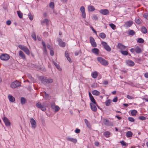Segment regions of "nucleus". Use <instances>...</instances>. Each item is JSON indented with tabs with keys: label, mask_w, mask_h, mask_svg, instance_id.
Masks as SVG:
<instances>
[{
	"label": "nucleus",
	"mask_w": 148,
	"mask_h": 148,
	"mask_svg": "<svg viewBox=\"0 0 148 148\" xmlns=\"http://www.w3.org/2000/svg\"><path fill=\"white\" fill-rule=\"evenodd\" d=\"M92 93L93 95L96 96L99 95L100 94V92L99 91L95 90H93Z\"/></svg>",
	"instance_id": "b1692460"
},
{
	"label": "nucleus",
	"mask_w": 148,
	"mask_h": 148,
	"mask_svg": "<svg viewBox=\"0 0 148 148\" xmlns=\"http://www.w3.org/2000/svg\"><path fill=\"white\" fill-rule=\"evenodd\" d=\"M118 98L117 97H115L112 100L113 102H116L117 101Z\"/></svg>",
	"instance_id": "e2e57ef3"
},
{
	"label": "nucleus",
	"mask_w": 148,
	"mask_h": 148,
	"mask_svg": "<svg viewBox=\"0 0 148 148\" xmlns=\"http://www.w3.org/2000/svg\"><path fill=\"white\" fill-rule=\"evenodd\" d=\"M92 18L93 20L96 21L98 20V18L96 15H94L92 16Z\"/></svg>",
	"instance_id": "6e6d98bb"
},
{
	"label": "nucleus",
	"mask_w": 148,
	"mask_h": 148,
	"mask_svg": "<svg viewBox=\"0 0 148 148\" xmlns=\"http://www.w3.org/2000/svg\"><path fill=\"white\" fill-rule=\"evenodd\" d=\"M85 123L86 124L87 127L89 129H91V125L90 122L86 119H85L84 120Z\"/></svg>",
	"instance_id": "dca6fc26"
},
{
	"label": "nucleus",
	"mask_w": 148,
	"mask_h": 148,
	"mask_svg": "<svg viewBox=\"0 0 148 148\" xmlns=\"http://www.w3.org/2000/svg\"><path fill=\"white\" fill-rule=\"evenodd\" d=\"M127 65L129 66H133L135 64L134 62L131 60H128L126 62Z\"/></svg>",
	"instance_id": "ddd939ff"
},
{
	"label": "nucleus",
	"mask_w": 148,
	"mask_h": 148,
	"mask_svg": "<svg viewBox=\"0 0 148 148\" xmlns=\"http://www.w3.org/2000/svg\"><path fill=\"white\" fill-rule=\"evenodd\" d=\"M40 109L42 111H45L46 110V107L44 106H43L42 107V108H41Z\"/></svg>",
	"instance_id": "052dcab7"
},
{
	"label": "nucleus",
	"mask_w": 148,
	"mask_h": 148,
	"mask_svg": "<svg viewBox=\"0 0 148 148\" xmlns=\"http://www.w3.org/2000/svg\"><path fill=\"white\" fill-rule=\"evenodd\" d=\"M28 17L29 19L31 21H32L33 18V16L30 13H29L28 14Z\"/></svg>",
	"instance_id": "37998d69"
},
{
	"label": "nucleus",
	"mask_w": 148,
	"mask_h": 148,
	"mask_svg": "<svg viewBox=\"0 0 148 148\" xmlns=\"http://www.w3.org/2000/svg\"><path fill=\"white\" fill-rule=\"evenodd\" d=\"M99 36L102 39L105 38L106 37V35L103 33H101L99 34Z\"/></svg>",
	"instance_id": "7c9ffc66"
},
{
	"label": "nucleus",
	"mask_w": 148,
	"mask_h": 148,
	"mask_svg": "<svg viewBox=\"0 0 148 148\" xmlns=\"http://www.w3.org/2000/svg\"><path fill=\"white\" fill-rule=\"evenodd\" d=\"M33 39L36 41V34L34 32L31 35Z\"/></svg>",
	"instance_id": "c9c22d12"
},
{
	"label": "nucleus",
	"mask_w": 148,
	"mask_h": 148,
	"mask_svg": "<svg viewBox=\"0 0 148 148\" xmlns=\"http://www.w3.org/2000/svg\"><path fill=\"white\" fill-rule=\"evenodd\" d=\"M99 51V49L97 48H94L92 50V52L95 54H98Z\"/></svg>",
	"instance_id": "4be33fe9"
},
{
	"label": "nucleus",
	"mask_w": 148,
	"mask_h": 148,
	"mask_svg": "<svg viewBox=\"0 0 148 148\" xmlns=\"http://www.w3.org/2000/svg\"><path fill=\"white\" fill-rule=\"evenodd\" d=\"M89 39H90V43L95 41V40L94 39L92 36H90V37Z\"/></svg>",
	"instance_id": "de8ad7c7"
},
{
	"label": "nucleus",
	"mask_w": 148,
	"mask_h": 148,
	"mask_svg": "<svg viewBox=\"0 0 148 148\" xmlns=\"http://www.w3.org/2000/svg\"><path fill=\"white\" fill-rule=\"evenodd\" d=\"M25 99L23 97H21V103L22 105L26 103Z\"/></svg>",
	"instance_id": "a878e982"
},
{
	"label": "nucleus",
	"mask_w": 148,
	"mask_h": 148,
	"mask_svg": "<svg viewBox=\"0 0 148 148\" xmlns=\"http://www.w3.org/2000/svg\"><path fill=\"white\" fill-rule=\"evenodd\" d=\"M58 41L59 42V45L60 46L62 47H64L65 46V42H62L61 39H59Z\"/></svg>",
	"instance_id": "2eb2a0df"
},
{
	"label": "nucleus",
	"mask_w": 148,
	"mask_h": 148,
	"mask_svg": "<svg viewBox=\"0 0 148 148\" xmlns=\"http://www.w3.org/2000/svg\"><path fill=\"white\" fill-rule=\"evenodd\" d=\"M36 106L38 108H42V106L39 102L37 103L36 104Z\"/></svg>",
	"instance_id": "79ce46f5"
},
{
	"label": "nucleus",
	"mask_w": 148,
	"mask_h": 148,
	"mask_svg": "<svg viewBox=\"0 0 148 148\" xmlns=\"http://www.w3.org/2000/svg\"><path fill=\"white\" fill-rule=\"evenodd\" d=\"M17 13L20 18H23V13L20 11H17Z\"/></svg>",
	"instance_id": "72a5a7b5"
},
{
	"label": "nucleus",
	"mask_w": 148,
	"mask_h": 148,
	"mask_svg": "<svg viewBox=\"0 0 148 148\" xmlns=\"http://www.w3.org/2000/svg\"><path fill=\"white\" fill-rule=\"evenodd\" d=\"M133 24V22L132 21H129L125 23V25L126 27H130Z\"/></svg>",
	"instance_id": "f3484780"
},
{
	"label": "nucleus",
	"mask_w": 148,
	"mask_h": 148,
	"mask_svg": "<svg viewBox=\"0 0 148 148\" xmlns=\"http://www.w3.org/2000/svg\"><path fill=\"white\" fill-rule=\"evenodd\" d=\"M54 109H55V112H58L60 108L58 106H56Z\"/></svg>",
	"instance_id": "3c124183"
},
{
	"label": "nucleus",
	"mask_w": 148,
	"mask_h": 148,
	"mask_svg": "<svg viewBox=\"0 0 148 148\" xmlns=\"http://www.w3.org/2000/svg\"><path fill=\"white\" fill-rule=\"evenodd\" d=\"M44 93L45 94V97H44L45 98V99H47L49 97V94L45 92H44Z\"/></svg>",
	"instance_id": "5fc2aeb1"
},
{
	"label": "nucleus",
	"mask_w": 148,
	"mask_h": 148,
	"mask_svg": "<svg viewBox=\"0 0 148 148\" xmlns=\"http://www.w3.org/2000/svg\"><path fill=\"white\" fill-rule=\"evenodd\" d=\"M110 133L108 131H106L103 133V135L107 138L109 137L110 136Z\"/></svg>",
	"instance_id": "393cba45"
},
{
	"label": "nucleus",
	"mask_w": 148,
	"mask_h": 148,
	"mask_svg": "<svg viewBox=\"0 0 148 148\" xmlns=\"http://www.w3.org/2000/svg\"><path fill=\"white\" fill-rule=\"evenodd\" d=\"M50 54L51 56H53L54 54V52L53 50H50Z\"/></svg>",
	"instance_id": "0e129e2a"
},
{
	"label": "nucleus",
	"mask_w": 148,
	"mask_h": 148,
	"mask_svg": "<svg viewBox=\"0 0 148 148\" xmlns=\"http://www.w3.org/2000/svg\"><path fill=\"white\" fill-rule=\"evenodd\" d=\"M128 120L130 122H134L135 121L133 117H129L128 118Z\"/></svg>",
	"instance_id": "49530a36"
},
{
	"label": "nucleus",
	"mask_w": 148,
	"mask_h": 148,
	"mask_svg": "<svg viewBox=\"0 0 148 148\" xmlns=\"http://www.w3.org/2000/svg\"><path fill=\"white\" fill-rule=\"evenodd\" d=\"M137 111L135 110H132L131 112V114L132 116H135L136 114Z\"/></svg>",
	"instance_id": "e433bc0d"
},
{
	"label": "nucleus",
	"mask_w": 148,
	"mask_h": 148,
	"mask_svg": "<svg viewBox=\"0 0 148 148\" xmlns=\"http://www.w3.org/2000/svg\"><path fill=\"white\" fill-rule=\"evenodd\" d=\"M54 64L56 66V67L59 70H61V69L60 68V67L58 64L56 62H54Z\"/></svg>",
	"instance_id": "603ef678"
},
{
	"label": "nucleus",
	"mask_w": 148,
	"mask_h": 148,
	"mask_svg": "<svg viewBox=\"0 0 148 148\" xmlns=\"http://www.w3.org/2000/svg\"><path fill=\"white\" fill-rule=\"evenodd\" d=\"M19 56L23 59L25 58V57L24 53L21 51H19Z\"/></svg>",
	"instance_id": "5701e85b"
},
{
	"label": "nucleus",
	"mask_w": 148,
	"mask_h": 148,
	"mask_svg": "<svg viewBox=\"0 0 148 148\" xmlns=\"http://www.w3.org/2000/svg\"><path fill=\"white\" fill-rule=\"evenodd\" d=\"M42 45L43 46V48H45V47H46V44H45V42L44 41H42Z\"/></svg>",
	"instance_id": "338daca9"
},
{
	"label": "nucleus",
	"mask_w": 148,
	"mask_h": 148,
	"mask_svg": "<svg viewBox=\"0 0 148 148\" xmlns=\"http://www.w3.org/2000/svg\"><path fill=\"white\" fill-rule=\"evenodd\" d=\"M92 46L94 47H97V44L95 41L91 43Z\"/></svg>",
	"instance_id": "a18cd8bd"
},
{
	"label": "nucleus",
	"mask_w": 148,
	"mask_h": 148,
	"mask_svg": "<svg viewBox=\"0 0 148 148\" xmlns=\"http://www.w3.org/2000/svg\"><path fill=\"white\" fill-rule=\"evenodd\" d=\"M118 47L121 49H123L126 48V46L123 45L121 43H119L117 45Z\"/></svg>",
	"instance_id": "412c9836"
},
{
	"label": "nucleus",
	"mask_w": 148,
	"mask_h": 148,
	"mask_svg": "<svg viewBox=\"0 0 148 148\" xmlns=\"http://www.w3.org/2000/svg\"><path fill=\"white\" fill-rule=\"evenodd\" d=\"M10 56L7 54H3L0 56L1 60L3 61H7L10 58Z\"/></svg>",
	"instance_id": "423d86ee"
},
{
	"label": "nucleus",
	"mask_w": 148,
	"mask_h": 148,
	"mask_svg": "<svg viewBox=\"0 0 148 148\" xmlns=\"http://www.w3.org/2000/svg\"><path fill=\"white\" fill-rule=\"evenodd\" d=\"M88 10L89 12H92L94 11L95 8L92 5H89L88 7Z\"/></svg>",
	"instance_id": "6ab92c4d"
},
{
	"label": "nucleus",
	"mask_w": 148,
	"mask_h": 148,
	"mask_svg": "<svg viewBox=\"0 0 148 148\" xmlns=\"http://www.w3.org/2000/svg\"><path fill=\"white\" fill-rule=\"evenodd\" d=\"M50 104L51 105V108L53 109H54V108L56 106H55V103L53 102H52Z\"/></svg>",
	"instance_id": "ea45409f"
},
{
	"label": "nucleus",
	"mask_w": 148,
	"mask_h": 148,
	"mask_svg": "<svg viewBox=\"0 0 148 148\" xmlns=\"http://www.w3.org/2000/svg\"><path fill=\"white\" fill-rule=\"evenodd\" d=\"M91 29H92V31L96 35H97V32L96 30L93 28L92 27H91Z\"/></svg>",
	"instance_id": "69168bd1"
},
{
	"label": "nucleus",
	"mask_w": 148,
	"mask_h": 148,
	"mask_svg": "<svg viewBox=\"0 0 148 148\" xmlns=\"http://www.w3.org/2000/svg\"><path fill=\"white\" fill-rule=\"evenodd\" d=\"M97 59L99 62L103 65L107 66L108 64V61L101 57H99Z\"/></svg>",
	"instance_id": "f03ea898"
},
{
	"label": "nucleus",
	"mask_w": 148,
	"mask_h": 148,
	"mask_svg": "<svg viewBox=\"0 0 148 148\" xmlns=\"http://www.w3.org/2000/svg\"><path fill=\"white\" fill-rule=\"evenodd\" d=\"M66 139L67 140L70 141L74 143H77V141L76 139L69 137H66Z\"/></svg>",
	"instance_id": "1a4fd4ad"
},
{
	"label": "nucleus",
	"mask_w": 148,
	"mask_h": 148,
	"mask_svg": "<svg viewBox=\"0 0 148 148\" xmlns=\"http://www.w3.org/2000/svg\"><path fill=\"white\" fill-rule=\"evenodd\" d=\"M18 47L24 51L26 54L28 55H29L30 54L28 48L24 46H22L21 45H19Z\"/></svg>",
	"instance_id": "7ed1b4c3"
},
{
	"label": "nucleus",
	"mask_w": 148,
	"mask_h": 148,
	"mask_svg": "<svg viewBox=\"0 0 148 148\" xmlns=\"http://www.w3.org/2000/svg\"><path fill=\"white\" fill-rule=\"evenodd\" d=\"M138 119L141 120H145L146 119V117L144 116H139L138 117Z\"/></svg>",
	"instance_id": "09e8293b"
},
{
	"label": "nucleus",
	"mask_w": 148,
	"mask_h": 148,
	"mask_svg": "<svg viewBox=\"0 0 148 148\" xmlns=\"http://www.w3.org/2000/svg\"><path fill=\"white\" fill-rule=\"evenodd\" d=\"M128 34L130 35H133L135 34V32L133 30H130Z\"/></svg>",
	"instance_id": "4c0bfd02"
},
{
	"label": "nucleus",
	"mask_w": 148,
	"mask_h": 148,
	"mask_svg": "<svg viewBox=\"0 0 148 148\" xmlns=\"http://www.w3.org/2000/svg\"><path fill=\"white\" fill-rule=\"evenodd\" d=\"M103 123L104 124L106 125L109 126L110 125V122L107 119H104L103 120Z\"/></svg>",
	"instance_id": "cd10ccee"
},
{
	"label": "nucleus",
	"mask_w": 148,
	"mask_h": 148,
	"mask_svg": "<svg viewBox=\"0 0 148 148\" xmlns=\"http://www.w3.org/2000/svg\"><path fill=\"white\" fill-rule=\"evenodd\" d=\"M30 123L32 125V127L35 128L36 127V122L35 120L33 118L31 119Z\"/></svg>",
	"instance_id": "9b49d317"
},
{
	"label": "nucleus",
	"mask_w": 148,
	"mask_h": 148,
	"mask_svg": "<svg viewBox=\"0 0 148 148\" xmlns=\"http://www.w3.org/2000/svg\"><path fill=\"white\" fill-rule=\"evenodd\" d=\"M109 25L113 29L115 30L116 29V26L113 24L111 23Z\"/></svg>",
	"instance_id": "a19ab883"
},
{
	"label": "nucleus",
	"mask_w": 148,
	"mask_h": 148,
	"mask_svg": "<svg viewBox=\"0 0 148 148\" xmlns=\"http://www.w3.org/2000/svg\"><path fill=\"white\" fill-rule=\"evenodd\" d=\"M96 106V104H95L92 103H90L91 108L92 111L95 112H96L97 110Z\"/></svg>",
	"instance_id": "f8f14e48"
},
{
	"label": "nucleus",
	"mask_w": 148,
	"mask_h": 148,
	"mask_svg": "<svg viewBox=\"0 0 148 148\" xmlns=\"http://www.w3.org/2000/svg\"><path fill=\"white\" fill-rule=\"evenodd\" d=\"M80 10L82 12V16L83 18H85L86 17V14L84 7L83 6H81L80 8Z\"/></svg>",
	"instance_id": "6e6552de"
},
{
	"label": "nucleus",
	"mask_w": 148,
	"mask_h": 148,
	"mask_svg": "<svg viewBox=\"0 0 148 148\" xmlns=\"http://www.w3.org/2000/svg\"><path fill=\"white\" fill-rule=\"evenodd\" d=\"M143 16L146 19L148 20V13H145L143 15Z\"/></svg>",
	"instance_id": "4d7b16f0"
},
{
	"label": "nucleus",
	"mask_w": 148,
	"mask_h": 148,
	"mask_svg": "<svg viewBox=\"0 0 148 148\" xmlns=\"http://www.w3.org/2000/svg\"><path fill=\"white\" fill-rule=\"evenodd\" d=\"M11 23V22L10 20H8L6 21V24L8 25H9Z\"/></svg>",
	"instance_id": "680f3d73"
},
{
	"label": "nucleus",
	"mask_w": 148,
	"mask_h": 148,
	"mask_svg": "<svg viewBox=\"0 0 148 148\" xmlns=\"http://www.w3.org/2000/svg\"><path fill=\"white\" fill-rule=\"evenodd\" d=\"M135 22L138 24H140L141 22L140 19L139 18H136Z\"/></svg>",
	"instance_id": "c03bdc74"
},
{
	"label": "nucleus",
	"mask_w": 148,
	"mask_h": 148,
	"mask_svg": "<svg viewBox=\"0 0 148 148\" xmlns=\"http://www.w3.org/2000/svg\"><path fill=\"white\" fill-rule=\"evenodd\" d=\"M144 40L142 38H139L137 40V42L141 43H144Z\"/></svg>",
	"instance_id": "f704fd0d"
},
{
	"label": "nucleus",
	"mask_w": 148,
	"mask_h": 148,
	"mask_svg": "<svg viewBox=\"0 0 148 148\" xmlns=\"http://www.w3.org/2000/svg\"><path fill=\"white\" fill-rule=\"evenodd\" d=\"M49 6L50 8L52 9H53L54 7V3L53 2H50L49 3Z\"/></svg>",
	"instance_id": "58836bf2"
},
{
	"label": "nucleus",
	"mask_w": 148,
	"mask_h": 148,
	"mask_svg": "<svg viewBox=\"0 0 148 148\" xmlns=\"http://www.w3.org/2000/svg\"><path fill=\"white\" fill-rule=\"evenodd\" d=\"M127 97L128 99H134V97H132V96H130L129 95H127Z\"/></svg>",
	"instance_id": "13d9d810"
},
{
	"label": "nucleus",
	"mask_w": 148,
	"mask_h": 148,
	"mask_svg": "<svg viewBox=\"0 0 148 148\" xmlns=\"http://www.w3.org/2000/svg\"><path fill=\"white\" fill-rule=\"evenodd\" d=\"M75 132L77 134L79 133H80V129L77 128L75 131Z\"/></svg>",
	"instance_id": "bf43d9fd"
},
{
	"label": "nucleus",
	"mask_w": 148,
	"mask_h": 148,
	"mask_svg": "<svg viewBox=\"0 0 148 148\" xmlns=\"http://www.w3.org/2000/svg\"><path fill=\"white\" fill-rule=\"evenodd\" d=\"M3 121L7 127H9L10 126V122L6 117H4L3 118Z\"/></svg>",
	"instance_id": "0eeeda50"
},
{
	"label": "nucleus",
	"mask_w": 148,
	"mask_h": 148,
	"mask_svg": "<svg viewBox=\"0 0 148 148\" xmlns=\"http://www.w3.org/2000/svg\"><path fill=\"white\" fill-rule=\"evenodd\" d=\"M92 77L94 78H96L98 76V73L97 71H95L92 73Z\"/></svg>",
	"instance_id": "a211bd4d"
},
{
	"label": "nucleus",
	"mask_w": 148,
	"mask_h": 148,
	"mask_svg": "<svg viewBox=\"0 0 148 148\" xmlns=\"http://www.w3.org/2000/svg\"><path fill=\"white\" fill-rule=\"evenodd\" d=\"M121 53L124 56H127L128 55V52L127 51H123L121 50Z\"/></svg>",
	"instance_id": "2f4dec72"
},
{
	"label": "nucleus",
	"mask_w": 148,
	"mask_h": 148,
	"mask_svg": "<svg viewBox=\"0 0 148 148\" xmlns=\"http://www.w3.org/2000/svg\"><path fill=\"white\" fill-rule=\"evenodd\" d=\"M39 79L41 81V83L46 85L48 84H51L53 82V79L51 78H47L46 77L43 76H40L39 78Z\"/></svg>",
	"instance_id": "f257e3e1"
},
{
	"label": "nucleus",
	"mask_w": 148,
	"mask_h": 148,
	"mask_svg": "<svg viewBox=\"0 0 148 148\" xmlns=\"http://www.w3.org/2000/svg\"><path fill=\"white\" fill-rule=\"evenodd\" d=\"M120 143L123 146H125L126 145L127 143L124 140H121L120 142Z\"/></svg>",
	"instance_id": "8fccbe9b"
},
{
	"label": "nucleus",
	"mask_w": 148,
	"mask_h": 148,
	"mask_svg": "<svg viewBox=\"0 0 148 148\" xmlns=\"http://www.w3.org/2000/svg\"><path fill=\"white\" fill-rule=\"evenodd\" d=\"M141 30L142 33L144 34H146L147 32V30L145 27H143L141 29Z\"/></svg>",
	"instance_id": "bb28decb"
},
{
	"label": "nucleus",
	"mask_w": 148,
	"mask_h": 148,
	"mask_svg": "<svg viewBox=\"0 0 148 148\" xmlns=\"http://www.w3.org/2000/svg\"><path fill=\"white\" fill-rule=\"evenodd\" d=\"M101 44L103 46L104 48L107 51L110 52L111 50V48L107 44V43L104 42L102 41L101 42Z\"/></svg>",
	"instance_id": "39448f33"
},
{
	"label": "nucleus",
	"mask_w": 148,
	"mask_h": 148,
	"mask_svg": "<svg viewBox=\"0 0 148 148\" xmlns=\"http://www.w3.org/2000/svg\"><path fill=\"white\" fill-rule=\"evenodd\" d=\"M135 51L137 53H140L142 52V49L138 46H137L135 48Z\"/></svg>",
	"instance_id": "4468645a"
},
{
	"label": "nucleus",
	"mask_w": 148,
	"mask_h": 148,
	"mask_svg": "<svg viewBox=\"0 0 148 148\" xmlns=\"http://www.w3.org/2000/svg\"><path fill=\"white\" fill-rule=\"evenodd\" d=\"M21 85V83L18 81H16L13 82L12 83L11 85V87L13 88H14L20 86Z\"/></svg>",
	"instance_id": "20e7f679"
},
{
	"label": "nucleus",
	"mask_w": 148,
	"mask_h": 148,
	"mask_svg": "<svg viewBox=\"0 0 148 148\" xmlns=\"http://www.w3.org/2000/svg\"><path fill=\"white\" fill-rule=\"evenodd\" d=\"M90 99L91 101L93 103L95 104H96V106L98 107V106L97 105V104L95 100L93 97H92L90 98Z\"/></svg>",
	"instance_id": "473e14b6"
},
{
	"label": "nucleus",
	"mask_w": 148,
	"mask_h": 148,
	"mask_svg": "<svg viewBox=\"0 0 148 148\" xmlns=\"http://www.w3.org/2000/svg\"><path fill=\"white\" fill-rule=\"evenodd\" d=\"M9 101L11 102H14L15 101V99L14 97L11 95H9L8 96Z\"/></svg>",
	"instance_id": "aec40b11"
},
{
	"label": "nucleus",
	"mask_w": 148,
	"mask_h": 148,
	"mask_svg": "<svg viewBox=\"0 0 148 148\" xmlns=\"http://www.w3.org/2000/svg\"><path fill=\"white\" fill-rule=\"evenodd\" d=\"M111 100L110 99L107 100L105 102L106 105L107 106H109L111 103Z\"/></svg>",
	"instance_id": "c756f323"
},
{
	"label": "nucleus",
	"mask_w": 148,
	"mask_h": 148,
	"mask_svg": "<svg viewBox=\"0 0 148 148\" xmlns=\"http://www.w3.org/2000/svg\"><path fill=\"white\" fill-rule=\"evenodd\" d=\"M99 12L103 15H108L109 14V12L107 9H101L99 11Z\"/></svg>",
	"instance_id": "9d476101"
},
{
	"label": "nucleus",
	"mask_w": 148,
	"mask_h": 148,
	"mask_svg": "<svg viewBox=\"0 0 148 148\" xmlns=\"http://www.w3.org/2000/svg\"><path fill=\"white\" fill-rule=\"evenodd\" d=\"M103 84L104 85H107L108 84V82L107 81L105 80L103 82Z\"/></svg>",
	"instance_id": "774afa93"
},
{
	"label": "nucleus",
	"mask_w": 148,
	"mask_h": 148,
	"mask_svg": "<svg viewBox=\"0 0 148 148\" xmlns=\"http://www.w3.org/2000/svg\"><path fill=\"white\" fill-rule=\"evenodd\" d=\"M133 133L132 132L130 131L127 132L126 133V136L128 137H130L132 136Z\"/></svg>",
	"instance_id": "c85d7f7f"
},
{
	"label": "nucleus",
	"mask_w": 148,
	"mask_h": 148,
	"mask_svg": "<svg viewBox=\"0 0 148 148\" xmlns=\"http://www.w3.org/2000/svg\"><path fill=\"white\" fill-rule=\"evenodd\" d=\"M42 23H45L46 24H47L49 23V21L47 19H45L42 22Z\"/></svg>",
	"instance_id": "864d4df0"
}]
</instances>
